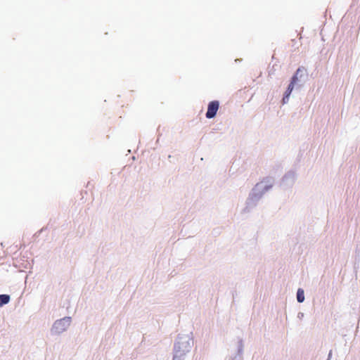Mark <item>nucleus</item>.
<instances>
[{"instance_id":"1","label":"nucleus","mask_w":360,"mask_h":360,"mask_svg":"<svg viewBox=\"0 0 360 360\" xmlns=\"http://www.w3.org/2000/svg\"><path fill=\"white\" fill-rule=\"evenodd\" d=\"M301 69L300 68H298L296 71V73L295 75L292 77V80L290 83V84L288 85V87L285 93V95H284V97L283 98V103H285L288 102V98H289V96L294 88V86L295 84L297 83V79H298V75H299V72H300Z\"/></svg>"},{"instance_id":"2","label":"nucleus","mask_w":360,"mask_h":360,"mask_svg":"<svg viewBox=\"0 0 360 360\" xmlns=\"http://www.w3.org/2000/svg\"><path fill=\"white\" fill-rule=\"evenodd\" d=\"M219 101H211L208 104L207 111L206 112V117L208 119L213 118L216 115V114L219 110Z\"/></svg>"},{"instance_id":"3","label":"nucleus","mask_w":360,"mask_h":360,"mask_svg":"<svg viewBox=\"0 0 360 360\" xmlns=\"http://www.w3.org/2000/svg\"><path fill=\"white\" fill-rule=\"evenodd\" d=\"M70 323V319H63L62 320L58 321L54 324V328L56 330L57 332L60 333V331L65 330V328H63L64 325L67 323V325H69Z\"/></svg>"},{"instance_id":"4","label":"nucleus","mask_w":360,"mask_h":360,"mask_svg":"<svg viewBox=\"0 0 360 360\" xmlns=\"http://www.w3.org/2000/svg\"><path fill=\"white\" fill-rule=\"evenodd\" d=\"M10 300V297L8 295H0V307L7 304Z\"/></svg>"},{"instance_id":"5","label":"nucleus","mask_w":360,"mask_h":360,"mask_svg":"<svg viewBox=\"0 0 360 360\" xmlns=\"http://www.w3.org/2000/svg\"><path fill=\"white\" fill-rule=\"evenodd\" d=\"M297 300L299 302H302L304 300V290L301 288L297 290Z\"/></svg>"},{"instance_id":"6","label":"nucleus","mask_w":360,"mask_h":360,"mask_svg":"<svg viewBox=\"0 0 360 360\" xmlns=\"http://www.w3.org/2000/svg\"><path fill=\"white\" fill-rule=\"evenodd\" d=\"M173 360H184L181 356L175 355L173 358Z\"/></svg>"}]
</instances>
